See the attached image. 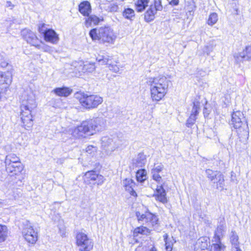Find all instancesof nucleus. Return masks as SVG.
Wrapping results in <instances>:
<instances>
[{
	"label": "nucleus",
	"mask_w": 251,
	"mask_h": 251,
	"mask_svg": "<svg viewBox=\"0 0 251 251\" xmlns=\"http://www.w3.org/2000/svg\"><path fill=\"white\" fill-rule=\"evenodd\" d=\"M36 106L33 92L30 90L25 91L22 96L21 118L23 126L27 130L30 129L33 126L31 112Z\"/></svg>",
	"instance_id": "obj_1"
},
{
	"label": "nucleus",
	"mask_w": 251,
	"mask_h": 251,
	"mask_svg": "<svg viewBox=\"0 0 251 251\" xmlns=\"http://www.w3.org/2000/svg\"><path fill=\"white\" fill-rule=\"evenodd\" d=\"M89 34L92 41L103 44H113L116 38L115 33L108 26L92 28L89 31Z\"/></svg>",
	"instance_id": "obj_2"
},
{
	"label": "nucleus",
	"mask_w": 251,
	"mask_h": 251,
	"mask_svg": "<svg viewBox=\"0 0 251 251\" xmlns=\"http://www.w3.org/2000/svg\"><path fill=\"white\" fill-rule=\"evenodd\" d=\"M81 106L88 109L97 108L103 101L102 97L96 95H89L83 92H77L75 94Z\"/></svg>",
	"instance_id": "obj_3"
},
{
	"label": "nucleus",
	"mask_w": 251,
	"mask_h": 251,
	"mask_svg": "<svg viewBox=\"0 0 251 251\" xmlns=\"http://www.w3.org/2000/svg\"><path fill=\"white\" fill-rule=\"evenodd\" d=\"M164 79H153L151 84V97L153 100L159 101L165 96L167 85Z\"/></svg>",
	"instance_id": "obj_4"
},
{
	"label": "nucleus",
	"mask_w": 251,
	"mask_h": 251,
	"mask_svg": "<svg viewBox=\"0 0 251 251\" xmlns=\"http://www.w3.org/2000/svg\"><path fill=\"white\" fill-rule=\"evenodd\" d=\"M136 216L137 218L138 222L142 224H146L149 227L151 226L154 229L158 226V217L148 210L146 211L144 213H141L139 211H136Z\"/></svg>",
	"instance_id": "obj_5"
},
{
	"label": "nucleus",
	"mask_w": 251,
	"mask_h": 251,
	"mask_svg": "<svg viewBox=\"0 0 251 251\" xmlns=\"http://www.w3.org/2000/svg\"><path fill=\"white\" fill-rule=\"evenodd\" d=\"M88 121H83L80 125L72 128L70 132L72 135L75 138H86L93 135Z\"/></svg>",
	"instance_id": "obj_6"
},
{
	"label": "nucleus",
	"mask_w": 251,
	"mask_h": 251,
	"mask_svg": "<svg viewBox=\"0 0 251 251\" xmlns=\"http://www.w3.org/2000/svg\"><path fill=\"white\" fill-rule=\"evenodd\" d=\"M76 243L79 251H90L93 248V242L86 234L82 231L77 232L75 236Z\"/></svg>",
	"instance_id": "obj_7"
},
{
	"label": "nucleus",
	"mask_w": 251,
	"mask_h": 251,
	"mask_svg": "<svg viewBox=\"0 0 251 251\" xmlns=\"http://www.w3.org/2000/svg\"><path fill=\"white\" fill-rule=\"evenodd\" d=\"M163 6L161 0H153L144 14V20L147 22L153 21L157 12L161 11Z\"/></svg>",
	"instance_id": "obj_8"
},
{
	"label": "nucleus",
	"mask_w": 251,
	"mask_h": 251,
	"mask_svg": "<svg viewBox=\"0 0 251 251\" xmlns=\"http://www.w3.org/2000/svg\"><path fill=\"white\" fill-rule=\"evenodd\" d=\"M104 177L94 171L87 172L84 176V181L87 185L92 187L94 185H101L104 181Z\"/></svg>",
	"instance_id": "obj_9"
},
{
	"label": "nucleus",
	"mask_w": 251,
	"mask_h": 251,
	"mask_svg": "<svg viewBox=\"0 0 251 251\" xmlns=\"http://www.w3.org/2000/svg\"><path fill=\"white\" fill-rule=\"evenodd\" d=\"M22 233L25 240L30 244H33L37 240V233L28 221H26L24 224Z\"/></svg>",
	"instance_id": "obj_10"
},
{
	"label": "nucleus",
	"mask_w": 251,
	"mask_h": 251,
	"mask_svg": "<svg viewBox=\"0 0 251 251\" xmlns=\"http://www.w3.org/2000/svg\"><path fill=\"white\" fill-rule=\"evenodd\" d=\"M121 141L119 140V146L121 145ZM101 148L107 154H111L116 149L119 147V145L116 143V141L113 138L104 136L101 139ZM120 147V146H119Z\"/></svg>",
	"instance_id": "obj_11"
},
{
	"label": "nucleus",
	"mask_w": 251,
	"mask_h": 251,
	"mask_svg": "<svg viewBox=\"0 0 251 251\" xmlns=\"http://www.w3.org/2000/svg\"><path fill=\"white\" fill-rule=\"evenodd\" d=\"M96 60L101 65H106L109 70L113 72L117 73L119 71L118 66L116 64V61L109 56L99 55L96 57Z\"/></svg>",
	"instance_id": "obj_12"
},
{
	"label": "nucleus",
	"mask_w": 251,
	"mask_h": 251,
	"mask_svg": "<svg viewBox=\"0 0 251 251\" xmlns=\"http://www.w3.org/2000/svg\"><path fill=\"white\" fill-rule=\"evenodd\" d=\"M92 132L95 134L98 131L103 130L105 126V121L102 117H97L88 120Z\"/></svg>",
	"instance_id": "obj_13"
},
{
	"label": "nucleus",
	"mask_w": 251,
	"mask_h": 251,
	"mask_svg": "<svg viewBox=\"0 0 251 251\" xmlns=\"http://www.w3.org/2000/svg\"><path fill=\"white\" fill-rule=\"evenodd\" d=\"M84 24L87 27L93 25H98L103 21L102 17L98 16L95 14H89V16H84Z\"/></svg>",
	"instance_id": "obj_14"
},
{
	"label": "nucleus",
	"mask_w": 251,
	"mask_h": 251,
	"mask_svg": "<svg viewBox=\"0 0 251 251\" xmlns=\"http://www.w3.org/2000/svg\"><path fill=\"white\" fill-rule=\"evenodd\" d=\"M44 39L45 41L52 44H56L59 41L58 35L52 29H47L43 32Z\"/></svg>",
	"instance_id": "obj_15"
},
{
	"label": "nucleus",
	"mask_w": 251,
	"mask_h": 251,
	"mask_svg": "<svg viewBox=\"0 0 251 251\" xmlns=\"http://www.w3.org/2000/svg\"><path fill=\"white\" fill-rule=\"evenodd\" d=\"M199 108L200 102L198 101L194 102L191 114L186 123L187 127H191L195 124L197 119V116L199 113Z\"/></svg>",
	"instance_id": "obj_16"
},
{
	"label": "nucleus",
	"mask_w": 251,
	"mask_h": 251,
	"mask_svg": "<svg viewBox=\"0 0 251 251\" xmlns=\"http://www.w3.org/2000/svg\"><path fill=\"white\" fill-rule=\"evenodd\" d=\"M23 37L26 42L32 46L39 48L40 45L37 44L39 39L36 34L30 30H26L23 32Z\"/></svg>",
	"instance_id": "obj_17"
},
{
	"label": "nucleus",
	"mask_w": 251,
	"mask_h": 251,
	"mask_svg": "<svg viewBox=\"0 0 251 251\" xmlns=\"http://www.w3.org/2000/svg\"><path fill=\"white\" fill-rule=\"evenodd\" d=\"M78 11L83 17L89 16V14L92 13L90 2L88 0L81 1L78 5Z\"/></svg>",
	"instance_id": "obj_18"
},
{
	"label": "nucleus",
	"mask_w": 251,
	"mask_h": 251,
	"mask_svg": "<svg viewBox=\"0 0 251 251\" xmlns=\"http://www.w3.org/2000/svg\"><path fill=\"white\" fill-rule=\"evenodd\" d=\"M5 167L7 173L11 174V175H17L24 169V166L21 163L6 164Z\"/></svg>",
	"instance_id": "obj_19"
},
{
	"label": "nucleus",
	"mask_w": 251,
	"mask_h": 251,
	"mask_svg": "<svg viewBox=\"0 0 251 251\" xmlns=\"http://www.w3.org/2000/svg\"><path fill=\"white\" fill-rule=\"evenodd\" d=\"M244 118L243 114L240 111L233 112L232 115V119L230 124L235 128H239L243 124L242 119Z\"/></svg>",
	"instance_id": "obj_20"
},
{
	"label": "nucleus",
	"mask_w": 251,
	"mask_h": 251,
	"mask_svg": "<svg viewBox=\"0 0 251 251\" xmlns=\"http://www.w3.org/2000/svg\"><path fill=\"white\" fill-rule=\"evenodd\" d=\"M153 196L155 197L156 200L159 201L162 203L164 204L167 202L166 191L162 184L157 186L156 191Z\"/></svg>",
	"instance_id": "obj_21"
},
{
	"label": "nucleus",
	"mask_w": 251,
	"mask_h": 251,
	"mask_svg": "<svg viewBox=\"0 0 251 251\" xmlns=\"http://www.w3.org/2000/svg\"><path fill=\"white\" fill-rule=\"evenodd\" d=\"M123 185L126 191H127L130 195L136 197L137 196L136 192L134 190L135 183L132 179L130 178H126L123 181Z\"/></svg>",
	"instance_id": "obj_22"
},
{
	"label": "nucleus",
	"mask_w": 251,
	"mask_h": 251,
	"mask_svg": "<svg viewBox=\"0 0 251 251\" xmlns=\"http://www.w3.org/2000/svg\"><path fill=\"white\" fill-rule=\"evenodd\" d=\"M52 91L58 96L66 97L72 93V89L68 87H63L56 88Z\"/></svg>",
	"instance_id": "obj_23"
},
{
	"label": "nucleus",
	"mask_w": 251,
	"mask_h": 251,
	"mask_svg": "<svg viewBox=\"0 0 251 251\" xmlns=\"http://www.w3.org/2000/svg\"><path fill=\"white\" fill-rule=\"evenodd\" d=\"M151 0H137L135 3V7L138 12H143L148 4Z\"/></svg>",
	"instance_id": "obj_24"
},
{
	"label": "nucleus",
	"mask_w": 251,
	"mask_h": 251,
	"mask_svg": "<svg viewBox=\"0 0 251 251\" xmlns=\"http://www.w3.org/2000/svg\"><path fill=\"white\" fill-rule=\"evenodd\" d=\"M239 56L244 60H251V45L246 46Z\"/></svg>",
	"instance_id": "obj_25"
},
{
	"label": "nucleus",
	"mask_w": 251,
	"mask_h": 251,
	"mask_svg": "<svg viewBox=\"0 0 251 251\" xmlns=\"http://www.w3.org/2000/svg\"><path fill=\"white\" fill-rule=\"evenodd\" d=\"M21 163L20 158L14 153H10L6 156L5 163L12 164L14 163Z\"/></svg>",
	"instance_id": "obj_26"
},
{
	"label": "nucleus",
	"mask_w": 251,
	"mask_h": 251,
	"mask_svg": "<svg viewBox=\"0 0 251 251\" xmlns=\"http://www.w3.org/2000/svg\"><path fill=\"white\" fill-rule=\"evenodd\" d=\"M213 182L216 183V186L217 189L220 191L223 190L225 186L224 175L221 173Z\"/></svg>",
	"instance_id": "obj_27"
},
{
	"label": "nucleus",
	"mask_w": 251,
	"mask_h": 251,
	"mask_svg": "<svg viewBox=\"0 0 251 251\" xmlns=\"http://www.w3.org/2000/svg\"><path fill=\"white\" fill-rule=\"evenodd\" d=\"M163 238L165 243L166 251H172L174 244L175 242L173 238H168V234L166 233L163 235Z\"/></svg>",
	"instance_id": "obj_28"
},
{
	"label": "nucleus",
	"mask_w": 251,
	"mask_h": 251,
	"mask_svg": "<svg viewBox=\"0 0 251 251\" xmlns=\"http://www.w3.org/2000/svg\"><path fill=\"white\" fill-rule=\"evenodd\" d=\"M122 16L126 19L132 20L135 16V11L131 8H125L122 12Z\"/></svg>",
	"instance_id": "obj_29"
},
{
	"label": "nucleus",
	"mask_w": 251,
	"mask_h": 251,
	"mask_svg": "<svg viewBox=\"0 0 251 251\" xmlns=\"http://www.w3.org/2000/svg\"><path fill=\"white\" fill-rule=\"evenodd\" d=\"M106 4H104V5H107L106 6V10L109 12H116L118 11L119 9V6L117 3L113 0L109 1L107 0V2H105Z\"/></svg>",
	"instance_id": "obj_30"
},
{
	"label": "nucleus",
	"mask_w": 251,
	"mask_h": 251,
	"mask_svg": "<svg viewBox=\"0 0 251 251\" xmlns=\"http://www.w3.org/2000/svg\"><path fill=\"white\" fill-rule=\"evenodd\" d=\"M230 242L232 245V248H237L239 246V237L237 233L232 231L230 235Z\"/></svg>",
	"instance_id": "obj_31"
},
{
	"label": "nucleus",
	"mask_w": 251,
	"mask_h": 251,
	"mask_svg": "<svg viewBox=\"0 0 251 251\" xmlns=\"http://www.w3.org/2000/svg\"><path fill=\"white\" fill-rule=\"evenodd\" d=\"M214 242L215 243L211 246L210 251H222L225 250L226 246L221 242V240Z\"/></svg>",
	"instance_id": "obj_32"
},
{
	"label": "nucleus",
	"mask_w": 251,
	"mask_h": 251,
	"mask_svg": "<svg viewBox=\"0 0 251 251\" xmlns=\"http://www.w3.org/2000/svg\"><path fill=\"white\" fill-rule=\"evenodd\" d=\"M150 232V230L146 226H141L135 228L133 235L134 236H137L139 234L147 235Z\"/></svg>",
	"instance_id": "obj_33"
},
{
	"label": "nucleus",
	"mask_w": 251,
	"mask_h": 251,
	"mask_svg": "<svg viewBox=\"0 0 251 251\" xmlns=\"http://www.w3.org/2000/svg\"><path fill=\"white\" fill-rule=\"evenodd\" d=\"M205 173L207 177L212 182L215 180L218 176L221 173L219 171H213L211 169H207L205 171Z\"/></svg>",
	"instance_id": "obj_34"
},
{
	"label": "nucleus",
	"mask_w": 251,
	"mask_h": 251,
	"mask_svg": "<svg viewBox=\"0 0 251 251\" xmlns=\"http://www.w3.org/2000/svg\"><path fill=\"white\" fill-rule=\"evenodd\" d=\"M225 233L224 228L223 226H218L215 232L214 239V241H219L221 238L224 236Z\"/></svg>",
	"instance_id": "obj_35"
},
{
	"label": "nucleus",
	"mask_w": 251,
	"mask_h": 251,
	"mask_svg": "<svg viewBox=\"0 0 251 251\" xmlns=\"http://www.w3.org/2000/svg\"><path fill=\"white\" fill-rule=\"evenodd\" d=\"M218 20V14L215 12H213L209 14L206 23L208 25L212 26L217 22Z\"/></svg>",
	"instance_id": "obj_36"
},
{
	"label": "nucleus",
	"mask_w": 251,
	"mask_h": 251,
	"mask_svg": "<svg viewBox=\"0 0 251 251\" xmlns=\"http://www.w3.org/2000/svg\"><path fill=\"white\" fill-rule=\"evenodd\" d=\"M146 171L144 169L138 170L136 173V179L139 182H142L144 181L147 178Z\"/></svg>",
	"instance_id": "obj_37"
},
{
	"label": "nucleus",
	"mask_w": 251,
	"mask_h": 251,
	"mask_svg": "<svg viewBox=\"0 0 251 251\" xmlns=\"http://www.w3.org/2000/svg\"><path fill=\"white\" fill-rule=\"evenodd\" d=\"M146 162L145 155L142 153H139L136 159V163L135 165L137 167H142L145 164Z\"/></svg>",
	"instance_id": "obj_38"
},
{
	"label": "nucleus",
	"mask_w": 251,
	"mask_h": 251,
	"mask_svg": "<svg viewBox=\"0 0 251 251\" xmlns=\"http://www.w3.org/2000/svg\"><path fill=\"white\" fill-rule=\"evenodd\" d=\"M7 235V228L5 226L0 225V242L5 240Z\"/></svg>",
	"instance_id": "obj_39"
},
{
	"label": "nucleus",
	"mask_w": 251,
	"mask_h": 251,
	"mask_svg": "<svg viewBox=\"0 0 251 251\" xmlns=\"http://www.w3.org/2000/svg\"><path fill=\"white\" fill-rule=\"evenodd\" d=\"M201 243V248L202 250L206 249L208 246L207 239L206 237H201L197 241V244L199 245Z\"/></svg>",
	"instance_id": "obj_40"
},
{
	"label": "nucleus",
	"mask_w": 251,
	"mask_h": 251,
	"mask_svg": "<svg viewBox=\"0 0 251 251\" xmlns=\"http://www.w3.org/2000/svg\"><path fill=\"white\" fill-rule=\"evenodd\" d=\"M11 83V79H0V88L6 89Z\"/></svg>",
	"instance_id": "obj_41"
},
{
	"label": "nucleus",
	"mask_w": 251,
	"mask_h": 251,
	"mask_svg": "<svg viewBox=\"0 0 251 251\" xmlns=\"http://www.w3.org/2000/svg\"><path fill=\"white\" fill-rule=\"evenodd\" d=\"M164 166L161 163L155 164L153 168L151 169V173H159L163 169Z\"/></svg>",
	"instance_id": "obj_42"
},
{
	"label": "nucleus",
	"mask_w": 251,
	"mask_h": 251,
	"mask_svg": "<svg viewBox=\"0 0 251 251\" xmlns=\"http://www.w3.org/2000/svg\"><path fill=\"white\" fill-rule=\"evenodd\" d=\"M51 104L55 108H62V102L60 99L52 100Z\"/></svg>",
	"instance_id": "obj_43"
},
{
	"label": "nucleus",
	"mask_w": 251,
	"mask_h": 251,
	"mask_svg": "<svg viewBox=\"0 0 251 251\" xmlns=\"http://www.w3.org/2000/svg\"><path fill=\"white\" fill-rule=\"evenodd\" d=\"M185 6L187 7L189 11H193L196 7L195 2L193 0H187Z\"/></svg>",
	"instance_id": "obj_44"
},
{
	"label": "nucleus",
	"mask_w": 251,
	"mask_h": 251,
	"mask_svg": "<svg viewBox=\"0 0 251 251\" xmlns=\"http://www.w3.org/2000/svg\"><path fill=\"white\" fill-rule=\"evenodd\" d=\"M95 64L94 63H88L84 65V69L88 72H91L95 70Z\"/></svg>",
	"instance_id": "obj_45"
},
{
	"label": "nucleus",
	"mask_w": 251,
	"mask_h": 251,
	"mask_svg": "<svg viewBox=\"0 0 251 251\" xmlns=\"http://www.w3.org/2000/svg\"><path fill=\"white\" fill-rule=\"evenodd\" d=\"M151 174L152 175L153 180L159 183L161 182L162 181V177L159 175H158V173H151Z\"/></svg>",
	"instance_id": "obj_46"
},
{
	"label": "nucleus",
	"mask_w": 251,
	"mask_h": 251,
	"mask_svg": "<svg viewBox=\"0 0 251 251\" xmlns=\"http://www.w3.org/2000/svg\"><path fill=\"white\" fill-rule=\"evenodd\" d=\"M96 147L93 146H88L86 149V151L89 154L94 152L96 151Z\"/></svg>",
	"instance_id": "obj_47"
},
{
	"label": "nucleus",
	"mask_w": 251,
	"mask_h": 251,
	"mask_svg": "<svg viewBox=\"0 0 251 251\" xmlns=\"http://www.w3.org/2000/svg\"><path fill=\"white\" fill-rule=\"evenodd\" d=\"M46 25L45 23H42L39 24L38 26V31L43 34V32L44 31V28H45Z\"/></svg>",
	"instance_id": "obj_48"
},
{
	"label": "nucleus",
	"mask_w": 251,
	"mask_h": 251,
	"mask_svg": "<svg viewBox=\"0 0 251 251\" xmlns=\"http://www.w3.org/2000/svg\"><path fill=\"white\" fill-rule=\"evenodd\" d=\"M169 1V4L172 6L177 5L179 3V0H167Z\"/></svg>",
	"instance_id": "obj_49"
},
{
	"label": "nucleus",
	"mask_w": 251,
	"mask_h": 251,
	"mask_svg": "<svg viewBox=\"0 0 251 251\" xmlns=\"http://www.w3.org/2000/svg\"><path fill=\"white\" fill-rule=\"evenodd\" d=\"M225 100H224V102L226 103V104H227L228 103H229V100L231 99V97L229 95H226L225 96Z\"/></svg>",
	"instance_id": "obj_50"
},
{
	"label": "nucleus",
	"mask_w": 251,
	"mask_h": 251,
	"mask_svg": "<svg viewBox=\"0 0 251 251\" xmlns=\"http://www.w3.org/2000/svg\"><path fill=\"white\" fill-rule=\"evenodd\" d=\"M204 221L205 223L207 225H208V226H210V225L211 223V221H210L209 220L204 219Z\"/></svg>",
	"instance_id": "obj_51"
},
{
	"label": "nucleus",
	"mask_w": 251,
	"mask_h": 251,
	"mask_svg": "<svg viewBox=\"0 0 251 251\" xmlns=\"http://www.w3.org/2000/svg\"><path fill=\"white\" fill-rule=\"evenodd\" d=\"M149 251H158L157 249L155 247H152Z\"/></svg>",
	"instance_id": "obj_52"
},
{
	"label": "nucleus",
	"mask_w": 251,
	"mask_h": 251,
	"mask_svg": "<svg viewBox=\"0 0 251 251\" xmlns=\"http://www.w3.org/2000/svg\"><path fill=\"white\" fill-rule=\"evenodd\" d=\"M60 234L62 236H63L65 234V231L63 230L62 231L60 230Z\"/></svg>",
	"instance_id": "obj_53"
},
{
	"label": "nucleus",
	"mask_w": 251,
	"mask_h": 251,
	"mask_svg": "<svg viewBox=\"0 0 251 251\" xmlns=\"http://www.w3.org/2000/svg\"><path fill=\"white\" fill-rule=\"evenodd\" d=\"M100 1L102 3V4H106L105 2H107V0H100Z\"/></svg>",
	"instance_id": "obj_54"
},
{
	"label": "nucleus",
	"mask_w": 251,
	"mask_h": 251,
	"mask_svg": "<svg viewBox=\"0 0 251 251\" xmlns=\"http://www.w3.org/2000/svg\"><path fill=\"white\" fill-rule=\"evenodd\" d=\"M235 251H242L239 247H238L237 248H235Z\"/></svg>",
	"instance_id": "obj_55"
},
{
	"label": "nucleus",
	"mask_w": 251,
	"mask_h": 251,
	"mask_svg": "<svg viewBox=\"0 0 251 251\" xmlns=\"http://www.w3.org/2000/svg\"><path fill=\"white\" fill-rule=\"evenodd\" d=\"M7 3H8L9 5L10 6V4H11V2L10 1H8Z\"/></svg>",
	"instance_id": "obj_56"
},
{
	"label": "nucleus",
	"mask_w": 251,
	"mask_h": 251,
	"mask_svg": "<svg viewBox=\"0 0 251 251\" xmlns=\"http://www.w3.org/2000/svg\"><path fill=\"white\" fill-rule=\"evenodd\" d=\"M203 114H204V116H205V112H203Z\"/></svg>",
	"instance_id": "obj_57"
}]
</instances>
